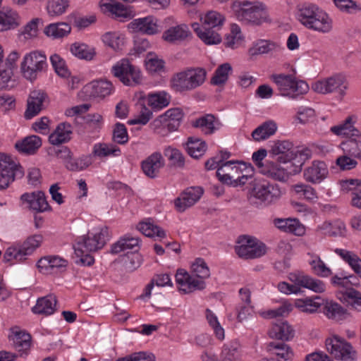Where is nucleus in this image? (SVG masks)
<instances>
[{
  "instance_id": "13",
  "label": "nucleus",
  "mask_w": 361,
  "mask_h": 361,
  "mask_svg": "<svg viewBox=\"0 0 361 361\" xmlns=\"http://www.w3.org/2000/svg\"><path fill=\"white\" fill-rule=\"evenodd\" d=\"M235 250L239 257L248 259L258 258L266 252L264 243L251 235H240L238 238Z\"/></svg>"
},
{
  "instance_id": "44",
  "label": "nucleus",
  "mask_w": 361,
  "mask_h": 361,
  "mask_svg": "<svg viewBox=\"0 0 361 361\" xmlns=\"http://www.w3.org/2000/svg\"><path fill=\"white\" fill-rule=\"evenodd\" d=\"M202 19L203 23L201 26L214 29L216 31L220 30L225 20L224 16L215 11L207 12Z\"/></svg>"
},
{
  "instance_id": "36",
  "label": "nucleus",
  "mask_w": 361,
  "mask_h": 361,
  "mask_svg": "<svg viewBox=\"0 0 361 361\" xmlns=\"http://www.w3.org/2000/svg\"><path fill=\"white\" fill-rule=\"evenodd\" d=\"M331 130L336 135L345 136L348 138L360 137L361 136L360 132L354 127L350 117L343 124L331 127Z\"/></svg>"
},
{
  "instance_id": "23",
  "label": "nucleus",
  "mask_w": 361,
  "mask_h": 361,
  "mask_svg": "<svg viewBox=\"0 0 361 361\" xmlns=\"http://www.w3.org/2000/svg\"><path fill=\"white\" fill-rule=\"evenodd\" d=\"M157 18L152 16L133 20L130 28L134 32H140L146 35H154L159 32V25Z\"/></svg>"
},
{
  "instance_id": "41",
  "label": "nucleus",
  "mask_w": 361,
  "mask_h": 361,
  "mask_svg": "<svg viewBox=\"0 0 361 361\" xmlns=\"http://www.w3.org/2000/svg\"><path fill=\"white\" fill-rule=\"evenodd\" d=\"M240 344L237 341H231L224 344L221 354L220 361H238L240 360Z\"/></svg>"
},
{
  "instance_id": "55",
  "label": "nucleus",
  "mask_w": 361,
  "mask_h": 361,
  "mask_svg": "<svg viewBox=\"0 0 361 361\" xmlns=\"http://www.w3.org/2000/svg\"><path fill=\"white\" fill-rule=\"evenodd\" d=\"M231 71V66L229 63H225L220 65L215 71L211 80L212 84L215 85L224 84L228 78V73Z\"/></svg>"
},
{
  "instance_id": "51",
  "label": "nucleus",
  "mask_w": 361,
  "mask_h": 361,
  "mask_svg": "<svg viewBox=\"0 0 361 361\" xmlns=\"http://www.w3.org/2000/svg\"><path fill=\"white\" fill-rule=\"evenodd\" d=\"M43 241V236L41 234H35L29 236L23 244L20 245L22 252L27 257L32 255L39 247Z\"/></svg>"
},
{
  "instance_id": "15",
  "label": "nucleus",
  "mask_w": 361,
  "mask_h": 361,
  "mask_svg": "<svg viewBox=\"0 0 361 361\" xmlns=\"http://www.w3.org/2000/svg\"><path fill=\"white\" fill-rule=\"evenodd\" d=\"M300 157V161L293 162V164H283V166H278L277 162H272V178L285 183L290 176L300 173L302 165L310 159L309 151L305 149Z\"/></svg>"
},
{
  "instance_id": "48",
  "label": "nucleus",
  "mask_w": 361,
  "mask_h": 361,
  "mask_svg": "<svg viewBox=\"0 0 361 361\" xmlns=\"http://www.w3.org/2000/svg\"><path fill=\"white\" fill-rule=\"evenodd\" d=\"M137 228L142 234L147 237L157 236L164 238L166 236L165 231L161 227L154 225L149 221L140 222L137 226Z\"/></svg>"
},
{
  "instance_id": "11",
  "label": "nucleus",
  "mask_w": 361,
  "mask_h": 361,
  "mask_svg": "<svg viewBox=\"0 0 361 361\" xmlns=\"http://www.w3.org/2000/svg\"><path fill=\"white\" fill-rule=\"evenodd\" d=\"M24 171L11 156L0 153V190L7 188L16 179L23 178Z\"/></svg>"
},
{
  "instance_id": "32",
  "label": "nucleus",
  "mask_w": 361,
  "mask_h": 361,
  "mask_svg": "<svg viewBox=\"0 0 361 361\" xmlns=\"http://www.w3.org/2000/svg\"><path fill=\"white\" fill-rule=\"evenodd\" d=\"M101 9L104 13H109L115 18H128L131 17V11L123 4L116 1L109 0L108 2L102 3Z\"/></svg>"
},
{
  "instance_id": "57",
  "label": "nucleus",
  "mask_w": 361,
  "mask_h": 361,
  "mask_svg": "<svg viewBox=\"0 0 361 361\" xmlns=\"http://www.w3.org/2000/svg\"><path fill=\"white\" fill-rule=\"evenodd\" d=\"M105 44L114 50H119L124 44V37L118 32H106L102 36Z\"/></svg>"
},
{
  "instance_id": "49",
  "label": "nucleus",
  "mask_w": 361,
  "mask_h": 361,
  "mask_svg": "<svg viewBox=\"0 0 361 361\" xmlns=\"http://www.w3.org/2000/svg\"><path fill=\"white\" fill-rule=\"evenodd\" d=\"M67 266V261L57 256H47L40 259L37 262L39 269L65 268Z\"/></svg>"
},
{
  "instance_id": "14",
  "label": "nucleus",
  "mask_w": 361,
  "mask_h": 361,
  "mask_svg": "<svg viewBox=\"0 0 361 361\" xmlns=\"http://www.w3.org/2000/svg\"><path fill=\"white\" fill-rule=\"evenodd\" d=\"M326 348L327 351L336 360L354 361L357 358V353L350 343L338 336L326 338Z\"/></svg>"
},
{
  "instance_id": "9",
  "label": "nucleus",
  "mask_w": 361,
  "mask_h": 361,
  "mask_svg": "<svg viewBox=\"0 0 361 361\" xmlns=\"http://www.w3.org/2000/svg\"><path fill=\"white\" fill-rule=\"evenodd\" d=\"M109 231L106 227L100 228L95 232L88 231L86 235L79 237L74 245L75 252H92L102 249L109 240Z\"/></svg>"
},
{
  "instance_id": "12",
  "label": "nucleus",
  "mask_w": 361,
  "mask_h": 361,
  "mask_svg": "<svg viewBox=\"0 0 361 361\" xmlns=\"http://www.w3.org/2000/svg\"><path fill=\"white\" fill-rule=\"evenodd\" d=\"M111 72L116 78L127 86L137 85L142 80L140 69L127 59H123L113 66Z\"/></svg>"
},
{
  "instance_id": "33",
  "label": "nucleus",
  "mask_w": 361,
  "mask_h": 361,
  "mask_svg": "<svg viewBox=\"0 0 361 361\" xmlns=\"http://www.w3.org/2000/svg\"><path fill=\"white\" fill-rule=\"evenodd\" d=\"M185 146L188 154L195 159L202 157L207 148V143L204 141L195 137H189Z\"/></svg>"
},
{
  "instance_id": "26",
  "label": "nucleus",
  "mask_w": 361,
  "mask_h": 361,
  "mask_svg": "<svg viewBox=\"0 0 361 361\" xmlns=\"http://www.w3.org/2000/svg\"><path fill=\"white\" fill-rule=\"evenodd\" d=\"M191 35L187 25L182 24L171 27L163 33V39L170 43H179L185 40Z\"/></svg>"
},
{
  "instance_id": "34",
  "label": "nucleus",
  "mask_w": 361,
  "mask_h": 361,
  "mask_svg": "<svg viewBox=\"0 0 361 361\" xmlns=\"http://www.w3.org/2000/svg\"><path fill=\"white\" fill-rule=\"evenodd\" d=\"M218 121L212 114H207L192 122V126L200 128L205 135H211L218 128Z\"/></svg>"
},
{
  "instance_id": "58",
  "label": "nucleus",
  "mask_w": 361,
  "mask_h": 361,
  "mask_svg": "<svg viewBox=\"0 0 361 361\" xmlns=\"http://www.w3.org/2000/svg\"><path fill=\"white\" fill-rule=\"evenodd\" d=\"M252 137L255 142H261L271 137V121H267L255 128L252 134Z\"/></svg>"
},
{
  "instance_id": "52",
  "label": "nucleus",
  "mask_w": 361,
  "mask_h": 361,
  "mask_svg": "<svg viewBox=\"0 0 361 361\" xmlns=\"http://www.w3.org/2000/svg\"><path fill=\"white\" fill-rule=\"evenodd\" d=\"M320 229L324 231L326 235L330 236H342L345 233V224L341 221H335L334 222H324Z\"/></svg>"
},
{
  "instance_id": "27",
  "label": "nucleus",
  "mask_w": 361,
  "mask_h": 361,
  "mask_svg": "<svg viewBox=\"0 0 361 361\" xmlns=\"http://www.w3.org/2000/svg\"><path fill=\"white\" fill-rule=\"evenodd\" d=\"M73 133L72 126L67 122L59 123L55 130L49 135V141L54 145H60L68 142Z\"/></svg>"
},
{
  "instance_id": "19",
  "label": "nucleus",
  "mask_w": 361,
  "mask_h": 361,
  "mask_svg": "<svg viewBox=\"0 0 361 361\" xmlns=\"http://www.w3.org/2000/svg\"><path fill=\"white\" fill-rule=\"evenodd\" d=\"M240 164L239 163V166H237L235 161H228L221 165L216 171V176L219 181L231 186V183L235 181L237 176L243 173V166Z\"/></svg>"
},
{
  "instance_id": "7",
  "label": "nucleus",
  "mask_w": 361,
  "mask_h": 361,
  "mask_svg": "<svg viewBox=\"0 0 361 361\" xmlns=\"http://www.w3.org/2000/svg\"><path fill=\"white\" fill-rule=\"evenodd\" d=\"M348 87L349 82L342 74H334L317 80L311 85V89L314 92L322 94H336L340 100L346 95Z\"/></svg>"
},
{
  "instance_id": "28",
  "label": "nucleus",
  "mask_w": 361,
  "mask_h": 361,
  "mask_svg": "<svg viewBox=\"0 0 361 361\" xmlns=\"http://www.w3.org/2000/svg\"><path fill=\"white\" fill-rule=\"evenodd\" d=\"M139 248V238L126 235L111 245L110 252L111 254H118L127 250H134L133 252H135L138 251Z\"/></svg>"
},
{
  "instance_id": "6",
  "label": "nucleus",
  "mask_w": 361,
  "mask_h": 361,
  "mask_svg": "<svg viewBox=\"0 0 361 361\" xmlns=\"http://www.w3.org/2000/svg\"><path fill=\"white\" fill-rule=\"evenodd\" d=\"M232 9L235 17L245 23L260 25L265 20V6L259 1H237Z\"/></svg>"
},
{
  "instance_id": "30",
  "label": "nucleus",
  "mask_w": 361,
  "mask_h": 361,
  "mask_svg": "<svg viewBox=\"0 0 361 361\" xmlns=\"http://www.w3.org/2000/svg\"><path fill=\"white\" fill-rule=\"evenodd\" d=\"M274 224L279 229L298 236L305 233V226L296 219H276Z\"/></svg>"
},
{
  "instance_id": "31",
  "label": "nucleus",
  "mask_w": 361,
  "mask_h": 361,
  "mask_svg": "<svg viewBox=\"0 0 361 361\" xmlns=\"http://www.w3.org/2000/svg\"><path fill=\"white\" fill-rule=\"evenodd\" d=\"M57 300L55 295H48L38 298L32 312L35 314L51 315L56 311Z\"/></svg>"
},
{
  "instance_id": "10",
  "label": "nucleus",
  "mask_w": 361,
  "mask_h": 361,
  "mask_svg": "<svg viewBox=\"0 0 361 361\" xmlns=\"http://www.w3.org/2000/svg\"><path fill=\"white\" fill-rule=\"evenodd\" d=\"M47 56L40 51H32L26 54L21 62V71L23 76L30 80H35L38 75L47 70Z\"/></svg>"
},
{
  "instance_id": "1",
  "label": "nucleus",
  "mask_w": 361,
  "mask_h": 361,
  "mask_svg": "<svg viewBox=\"0 0 361 361\" xmlns=\"http://www.w3.org/2000/svg\"><path fill=\"white\" fill-rule=\"evenodd\" d=\"M210 276L209 269L202 258L196 259L191 266V274L183 269H179L176 275V281L180 285V290L185 293L195 290H203L205 282L203 279Z\"/></svg>"
},
{
  "instance_id": "29",
  "label": "nucleus",
  "mask_w": 361,
  "mask_h": 361,
  "mask_svg": "<svg viewBox=\"0 0 361 361\" xmlns=\"http://www.w3.org/2000/svg\"><path fill=\"white\" fill-rule=\"evenodd\" d=\"M192 27L198 37L207 45L218 44L221 42V37L216 30L200 26L197 23H192Z\"/></svg>"
},
{
  "instance_id": "40",
  "label": "nucleus",
  "mask_w": 361,
  "mask_h": 361,
  "mask_svg": "<svg viewBox=\"0 0 361 361\" xmlns=\"http://www.w3.org/2000/svg\"><path fill=\"white\" fill-rule=\"evenodd\" d=\"M19 16L18 13L11 9H6L0 12V31L7 30L8 29L17 27Z\"/></svg>"
},
{
  "instance_id": "5",
  "label": "nucleus",
  "mask_w": 361,
  "mask_h": 361,
  "mask_svg": "<svg viewBox=\"0 0 361 361\" xmlns=\"http://www.w3.org/2000/svg\"><path fill=\"white\" fill-rule=\"evenodd\" d=\"M272 79L276 85L279 94L290 99L302 98L310 89L305 81L297 80L292 75H272Z\"/></svg>"
},
{
  "instance_id": "61",
  "label": "nucleus",
  "mask_w": 361,
  "mask_h": 361,
  "mask_svg": "<svg viewBox=\"0 0 361 361\" xmlns=\"http://www.w3.org/2000/svg\"><path fill=\"white\" fill-rule=\"evenodd\" d=\"M50 61L51 65L57 73L61 78H68L70 75V72L68 70L64 60L58 54L51 56Z\"/></svg>"
},
{
  "instance_id": "45",
  "label": "nucleus",
  "mask_w": 361,
  "mask_h": 361,
  "mask_svg": "<svg viewBox=\"0 0 361 361\" xmlns=\"http://www.w3.org/2000/svg\"><path fill=\"white\" fill-rule=\"evenodd\" d=\"M68 6V0H49L46 10L49 17L55 18L63 15Z\"/></svg>"
},
{
  "instance_id": "17",
  "label": "nucleus",
  "mask_w": 361,
  "mask_h": 361,
  "mask_svg": "<svg viewBox=\"0 0 361 361\" xmlns=\"http://www.w3.org/2000/svg\"><path fill=\"white\" fill-rule=\"evenodd\" d=\"M49 102L47 94L41 90L32 91L27 99V106L25 117L30 119L44 109Z\"/></svg>"
},
{
  "instance_id": "38",
  "label": "nucleus",
  "mask_w": 361,
  "mask_h": 361,
  "mask_svg": "<svg viewBox=\"0 0 361 361\" xmlns=\"http://www.w3.org/2000/svg\"><path fill=\"white\" fill-rule=\"evenodd\" d=\"M324 313L331 319L341 321L345 319L348 313L347 310L336 302H326L324 307Z\"/></svg>"
},
{
  "instance_id": "37",
  "label": "nucleus",
  "mask_w": 361,
  "mask_h": 361,
  "mask_svg": "<svg viewBox=\"0 0 361 361\" xmlns=\"http://www.w3.org/2000/svg\"><path fill=\"white\" fill-rule=\"evenodd\" d=\"M41 145V138L37 135H31L24 138L20 142H17L15 147L20 152L33 154Z\"/></svg>"
},
{
  "instance_id": "22",
  "label": "nucleus",
  "mask_w": 361,
  "mask_h": 361,
  "mask_svg": "<svg viewBox=\"0 0 361 361\" xmlns=\"http://www.w3.org/2000/svg\"><path fill=\"white\" fill-rule=\"evenodd\" d=\"M329 173L326 164L324 161H314L304 171L305 179L312 183H319Z\"/></svg>"
},
{
  "instance_id": "54",
  "label": "nucleus",
  "mask_w": 361,
  "mask_h": 361,
  "mask_svg": "<svg viewBox=\"0 0 361 361\" xmlns=\"http://www.w3.org/2000/svg\"><path fill=\"white\" fill-rule=\"evenodd\" d=\"M312 259L310 262L312 269L314 273L320 277H329L332 274V271L326 267L325 263L318 255H312Z\"/></svg>"
},
{
  "instance_id": "8",
  "label": "nucleus",
  "mask_w": 361,
  "mask_h": 361,
  "mask_svg": "<svg viewBox=\"0 0 361 361\" xmlns=\"http://www.w3.org/2000/svg\"><path fill=\"white\" fill-rule=\"evenodd\" d=\"M310 152V159L312 155L311 148L305 147L295 148L293 144L288 140H277L272 145V162L282 164H293L300 160V155L305 150Z\"/></svg>"
},
{
  "instance_id": "24",
  "label": "nucleus",
  "mask_w": 361,
  "mask_h": 361,
  "mask_svg": "<svg viewBox=\"0 0 361 361\" xmlns=\"http://www.w3.org/2000/svg\"><path fill=\"white\" fill-rule=\"evenodd\" d=\"M164 165V161L161 154L154 152L142 162V169L147 176L153 178L157 176L159 169Z\"/></svg>"
},
{
  "instance_id": "4",
  "label": "nucleus",
  "mask_w": 361,
  "mask_h": 361,
  "mask_svg": "<svg viewBox=\"0 0 361 361\" xmlns=\"http://www.w3.org/2000/svg\"><path fill=\"white\" fill-rule=\"evenodd\" d=\"M288 279L293 285L286 282H280L278 289L285 294L298 293L300 292V288L310 289L315 293H322L325 290V284L320 280L314 279L302 271L290 273Z\"/></svg>"
},
{
  "instance_id": "53",
  "label": "nucleus",
  "mask_w": 361,
  "mask_h": 361,
  "mask_svg": "<svg viewBox=\"0 0 361 361\" xmlns=\"http://www.w3.org/2000/svg\"><path fill=\"white\" fill-rule=\"evenodd\" d=\"M93 153L97 157H105L110 155L118 156L121 153V150L113 144L98 143L94 145Z\"/></svg>"
},
{
  "instance_id": "39",
  "label": "nucleus",
  "mask_w": 361,
  "mask_h": 361,
  "mask_svg": "<svg viewBox=\"0 0 361 361\" xmlns=\"http://www.w3.org/2000/svg\"><path fill=\"white\" fill-rule=\"evenodd\" d=\"M147 102L152 109L159 111L169 104L170 97L165 92L151 93L147 95Z\"/></svg>"
},
{
  "instance_id": "64",
  "label": "nucleus",
  "mask_w": 361,
  "mask_h": 361,
  "mask_svg": "<svg viewBox=\"0 0 361 361\" xmlns=\"http://www.w3.org/2000/svg\"><path fill=\"white\" fill-rule=\"evenodd\" d=\"M164 116L167 117L171 123L169 126L172 130H178L180 123L183 117V113L179 108H173L167 110L164 113Z\"/></svg>"
},
{
  "instance_id": "16",
  "label": "nucleus",
  "mask_w": 361,
  "mask_h": 361,
  "mask_svg": "<svg viewBox=\"0 0 361 361\" xmlns=\"http://www.w3.org/2000/svg\"><path fill=\"white\" fill-rule=\"evenodd\" d=\"M31 336L18 326L11 329L8 340L11 345L17 352L19 357L28 355L31 347Z\"/></svg>"
},
{
  "instance_id": "20",
  "label": "nucleus",
  "mask_w": 361,
  "mask_h": 361,
  "mask_svg": "<svg viewBox=\"0 0 361 361\" xmlns=\"http://www.w3.org/2000/svg\"><path fill=\"white\" fill-rule=\"evenodd\" d=\"M21 200L26 203L30 209L38 212L51 210V207L47 201L45 194L42 191L25 193L21 196Z\"/></svg>"
},
{
  "instance_id": "62",
  "label": "nucleus",
  "mask_w": 361,
  "mask_h": 361,
  "mask_svg": "<svg viewBox=\"0 0 361 361\" xmlns=\"http://www.w3.org/2000/svg\"><path fill=\"white\" fill-rule=\"evenodd\" d=\"M164 154L174 166L179 168L184 166L185 158L180 150L169 147L165 149Z\"/></svg>"
},
{
  "instance_id": "3",
  "label": "nucleus",
  "mask_w": 361,
  "mask_h": 361,
  "mask_svg": "<svg viewBox=\"0 0 361 361\" xmlns=\"http://www.w3.org/2000/svg\"><path fill=\"white\" fill-rule=\"evenodd\" d=\"M207 71L202 68H189L173 75L172 88L179 92H189L200 87L205 81Z\"/></svg>"
},
{
  "instance_id": "46",
  "label": "nucleus",
  "mask_w": 361,
  "mask_h": 361,
  "mask_svg": "<svg viewBox=\"0 0 361 361\" xmlns=\"http://www.w3.org/2000/svg\"><path fill=\"white\" fill-rule=\"evenodd\" d=\"M169 123H171L169 120L163 114L152 121L149 126L155 133L164 136L170 132L176 130L171 128Z\"/></svg>"
},
{
  "instance_id": "47",
  "label": "nucleus",
  "mask_w": 361,
  "mask_h": 361,
  "mask_svg": "<svg viewBox=\"0 0 361 361\" xmlns=\"http://www.w3.org/2000/svg\"><path fill=\"white\" fill-rule=\"evenodd\" d=\"M322 300L319 297L314 298H307L295 301V307L304 312L313 313L316 312L322 304Z\"/></svg>"
},
{
  "instance_id": "21",
  "label": "nucleus",
  "mask_w": 361,
  "mask_h": 361,
  "mask_svg": "<svg viewBox=\"0 0 361 361\" xmlns=\"http://www.w3.org/2000/svg\"><path fill=\"white\" fill-rule=\"evenodd\" d=\"M114 90L110 81L100 80L88 83L83 87V92L89 97H105Z\"/></svg>"
},
{
  "instance_id": "18",
  "label": "nucleus",
  "mask_w": 361,
  "mask_h": 361,
  "mask_svg": "<svg viewBox=\"0 0 361 361\" xmlns=\"http://www.w3.org/2000/svg\"><path fill=\"white\" fill-rule=\"evenodd\" d=\"M204 190L201 187H190L186 188L179 197L174 200V205L179 212H185L188 208L194 205L203 195Z\"/></svg>"
},
{
  "instance_id": "56",
  "label": "nucleus",
  "mask_w": 361,
  "mask_h": 361,
  "mask_svg": "<svg viewBox=\"0 0 361 361\" xmlns=\"http://www.w3.org/2000/svg\"><path fill=\"white\" fill-rule=\"evenodd\" d=\"M71 51L76 57L85 60L92 59L95 54L94 50L87 45L78 43H74L71 45Z\"/></svg>"
},
{
  "instance_id": "63",
  "label": "nucleus",
  "mask_w": 361,
  "mask_h": 361,
  "mask_svg": "<svg viewBox=\"0 0 361 361\" xmlns=\"http://www.w3.org/2000/svg\"><path fill=\"white\" fill-rule=\"evenodd\" d=\"M20 245L11 246L8 247L4 255V261L6 262H11L15 259L17 262H23L27 259L24 252H22Z\"/></svg>"
},
{
  "instance_id": "50",
  "label": "nucleus",
  "mask_w": 361,
  "mask_h": 361,
  "mask_svg": "<svg viewBox=\"0 0 361 361\" xmlns=\"http://www.w3.org/2000/svg\"><path fill=\"white\" fill-rule=\"evenodd\" d=\"M341 295L338 296L341 300L349 302L356 310L361 312V293L354 288H348Z\"/></svg>"
},
{
  "instance_id": "60",
  "label": "nucleus",
  "mask_w": 361,
  "mask_h": 361,
  "mask_svg": "<svg viewBox=\"0 0 361 361\" xmlns=\"http://www.w3.org/2000/svg\"><path fill=\"white\" fill-rule=\"evenodd\" d=\"M292 188L296 194L303 196L308 201L313 202L318 198L315 190L309 185L303 183L295 184Z\"/></svg>"
},
{
  "instance_id": "25",
  "label": "nucleus",
  "mask_w": 361,
  "mask_h": 361,
  "mask_svg": "<svg viewBox=\"0 0 361 361\" xmlns=\"http://www.w3.org/2000/svg\"><path fill=\"white\" fill-rule=\"evenodd\" d=\"M295 331L284 319L272 321V338L286 342L294 337Z\"/></svg>"
},
{
  "instance_id": "59",
  "label": "nucleus",
  "mask_w": 361,
  "mask_h": 361,
  "mask_svg": "<svg viewBox=\"0 0 361 361\" xmlns=\"http://www.w3.org/2000/svg\"><path fill=\"white\" fill-rule=\"evenodd\" d=\"M336 6L342 12L355 14L361 12V6L353 0H333Z\"/></svg>"
},
{
  "instance_id": "35",
  "label": "nucleus",
  "mask_w": 361,
  "mask_h": 361,
  "mask_svg": "<svg viewBox=\"0 0 361 361\" xmlns=\"http://www.w3.org/2000/svg\"><path fill=\"white\" fill-rule=\"evenodd\" d=\"M71 31L69 24L63 22L51 23L44 30V34L53 39H59L67 36Z\"/></svg>"
},
{
  "instance_id": "2",
  "label": "nucleus",
  "mask_w": 361,
  "mask_h": 361,
  "mask_svg": "<svg viewBox=\"0 0 361 361\" xmlns=\"http://www.w3.org/2000/svg\"><path fill=\"white\" fill-rule=\"evenodd\" d=\"M300 22L309 29L328 32L332 28L329 16L314 4H305L299 10Z\"/></svg>"
},
{
  "instance_id": "42",
  "label": "nucleus",
  "mask_w": 361,
  "mask_h": 361,
  "mask_svg": "<svg viewBox=\"0 0 361 361\" xmlns=\"http://www.w3.org/2000/svg\"><path fill=\"white\" fill-rule=\"evenodd\" d=\"M344 154L361 160V140L359 137L348 138L341 143Z\"/></svg>"
},
{
  "instance_id": "43",
  "label": "nucleus",
  "mask_w": 361,
  "mask_h": 361,
  "mask_svg": "<svg viewBox=\"0 0 361 361\" xmlns=\"http://www.w3.org/2000/svg\"><path fill=\"white\" fill-rule=\"evenodd\" d=\"M243 42V37L238 25L233 24L231 25V32L226 35L224 45L231 49L239 47Z\"/></svg>"
}]
</instances>
